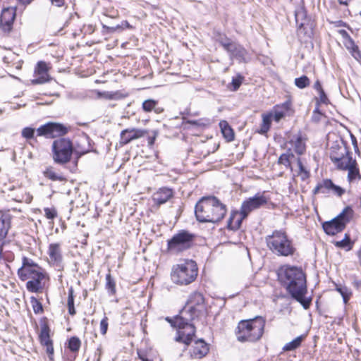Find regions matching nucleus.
Returning <instances> with one entry per match:
<instances>
[{"mask_svg": "<svg viewBox=\"0 0 361 361\" xmlns=\"http://www.w3.org/2000/svg\"><path fill=\"white\" fill-rule=\"evenodd\" d=\"M290 106V104L288 102L283 103L281 106H276L274 108V113L273 114L274 120L276 122H279L287 114Z\"/></svg>", "mask_w": 361, "mask_h": 361, "instance_id": "nucleus-27", "label": "nucleus"}, {"mask_svg": "<svg viewBox=\"0 0 361 361\" xmlns=\"http://www.w3.org/2000/svg\"><path fill=\"white\" fill-rule=\"evenodd\" d=\"M97 352H99V356H100V355H101V353H102L101 348H98L97 349Z\"/></svg>", "mask_w": 361, "mask_h": 361, "instance_id": "nucleus-61", "label": "nucleus"}, {"mask_svg": "<svg viewBox=\"0 0 361 361\" xmlns=\"http://www.w3.org/2000/svg\"><path fill=\"white\" fill-rule=\"evenodd\" d=\"M39 338L42 345L52 343V341L50 338V329L46 322L41 324Z\"/></svg>", "mask_w": 361, "mask_h": 361, "instance_id": "nucleus-28", "label": "nucleus"}, {"mask_svg": "<svg viewBox=\"0 0 361 361\" xmlns=\"http://www.w3.org/2000/svg\"><path fill=\"white\" fill-rule=\"evenodd\" d=\"M338 169L347 170L353 164H357L356 160L353 159L351 153L348 152L345 156L334 164Z\"/></svg>", "mask_w": 361, "mask_h": 361, "instance_id": "nucleus-24", "label": "nucleus"}, {"mask_svg": "<svg viewBox=\"0 0 361 361\" xmlns=\"http://www.w3.org/2000/svg\"><path fill=\"white\" fill-rule=\"evenodd\" d=\"M221 133L227 142H231L234 140V132L231 127L226 121H221L219 123Z\"/></svg>", "mask_w": 361, "mask_h": 361, "instance_id": "nucleus-29", "label": "nucleus"}, {"mask_svg": "<svg viewBox=\"0 0 361 361\" xmlns=\"http://www.w3.org/2000/svg\"><path fill=\"white\" fill-rule=\"evenodd\" d=\"M245 218L246 217H243L241 211H232L228 220V228L233 231L238 230L240 227L243 219Z\"/></svg>", "mask_w": 361, "mask_h": 361, "instance_id": "nucleus-22", "label": "nucleus"}, {"mask_svg": "<svg viewBox=\"0 0 361 361\" xmlns=\"http://www.w3.org/2000/svg\"><path fill=\"white\" fill-rule=\"evenodd\" d=\"M6 240H0V259L2 258L3 247L6 244Z\"/></svg>", "mask_w": 361, "mask_h": 361, "instance_id": "nucleus-56", "label": "nucleus"}, {"mask_svg": "<svg viewBox=\"0 0 361 361\" xmlns=\"http://www.w3.org/2000/svg\"><path fill=\"white\" fill-rule=\"evenodd\" d=\"M68 307L69 314L74 315L75 314V310L74 307L73 290L72 288H71L68 291Z\"/></svg>", "mask_w": 361, "mask_h": 361, "instance_id": "nucleus-44", "label": "nucleus"}, {"mask_svg": "<svg viewBox=\"0 0 361 361\" xmlns=\"http://www.w3.org/2000/svg\"><path fill=\"white\" fill-rule=\"evenodd\" d=\"M32 200V197L30 194H27L25 197H23L20 200H16L18 202H25L26 203H30Z\"/></svg>", "mask_w": 361, "mask_h": 361, "instance_id": "nucleus-53", "label": "nucleus"}, {"mask_svg": "<svg viewBox=\"0 0 361 361\" xmlns=\"http://www.w3.org/2000/svg\"><path fill=\"white\" fill-rule=\"evenodd\" d=\"M191 123L196 124V125H199V123H198V121H191Z\"/></svg>", "mask_w": 361, "mask_h": 361, "instance_id": "nucleus-62", "label": "nucleus"}, {"mask_svg": "<svg viewBox=\"0 0 361 361\" xmlns=\"http://www.w3.org/2000/svg\"><path fill=\"white\" fill-rule=\"evenodd\" d=\"M341 4L347 5L350 0H338Z\"/></svg>", "mask_w": 361, "mask_h": 361, "instance_id": "nucleus-60", "label": "nucleus"}, {"mask_svg": "<svg viewBox=\"0 0 361 361\" xmlns=\"http://www.w3.org/2000/svg\"><path fill=\"white\" fill-rule=\"evenodd\" d=\"M265 242L269 250L278 257H291L296 251L292 239L282 229L274 230L267 235Z\"/></svg>", "mask_w": 361, "mask_h": 361, "instance_id": "nucleus-4", "label": "nucleus"}, {"mask_svg": "<svg viewBox=\"0 0 361 361\" xmlns=\"http://www.w3.org/2000/svg\"><path fill=\"white\" fill-rule=\"evenodd\" d=\"M173 195L171 189L168 188H161L157 192L154 193L152 200L157 205H161L166 203Z\"/></svg>", "mask_w": 361, "mask_h": 361, "instance_id": "nucleus-21", "label": "nucleus"}, {"mask_svg": "<svg viewBox=\"0 0 361 361\" xmlns=\"http://www.w3.org/2000/svg\"><path fill=\"white\" fill-rule=\"evenodd\" d=\"M304 338L303 336H299L293 339L292 341L287 343L283 348L284 351H291L297 349L300 346L301 343Z\"/></svg>", "mask_w": 361, "mask_h": 361, "instance_id": "nucleus-35", "label": "nucleus"}, {"mask_svg": "<svg viewBox=\"0 0 361 361\" xmlns=\"http://www.w3.org/2000/svg\"><path fill=\"white\" fill-rule=\"evenodd\" d=\"M30 300L34 312L35 314L42 313L43 312V307L42 303L35 297H31Z\"/></svg>", "mask_w": 361, "mask_h": 361, "instance_id": "nucleus-45", "label": "nucleus"}, {"mask_svg": "<svg viewBox=\"0 0 361 361\" xmlns=\"http://www.w3.org/2000/svg\"><path fill=\"white\" fill-rule=\"evenodd\" d=\"M198 269L193 260H185L173 266L171 278L172 281L180 286H186L193 282L197 276Z\"/></svg>", "mask_w": 361, "mask_h": 361, "instance_id": "nucleus-6", "label": "nucleus"}, {"mask_svg": "<svg viewBox=\"0 0 361 361\" xmlns=\"http://www.w3.org/2000/svg\"><path fill=\"white\" fill-rule=\"evenodd\" d=\"M44 176L53 181H63L66 178L60 173H57L53 167L50 166L44 171Z\"/></svg>", "mask_w": 361, "mask_h": 361, "instance_id": "nucleus-32", "label": "nucleus"}, {"mask_svg": "<svg viewBox=\"0 0 361 361\" xmlns=\"http://www.w3.org/2000/svg\"><path fill=\"white\" fill-rule=\"evenodd\" d=\"M157 102L154 99H147L142 103V109L146 112H150L152 110L155 113L159 114L163 111V109L157 107Z\"/></svg>", "mask_w": 361, "mask_h": 361, "instance_id": "nucleus-30", "label": "nucleus"}, {"mask_svg": "<svg viewBox=\"0 0 361 361\" xmlns=\"http://www.w3.org/2000/svg\"><path fill=\"white\" fill-rule=\"evenodd\" d=\"M51 149L53 160L59 164L68 163L74 151L71 140L65 137L55 140L52 143Z\"/></svg>", "mask_w": 361, "mask_h": 361, "instance_id": "nucleus-8", "label": "nucleus"}, {"mask_svg": "<svg viewBox=\"0 0 361 361\" xmlns=\"http://www.w3.org/2000/svg\"><path fill=\"white\" fill-rule=\"evenodd\" d=\"M12 216L8 212H2L0 216V240H6L11 227Z\"/></svg>", "mask_w": 361, "mask_h": 361, "instance_id": "nucleus-20", "label": "nucleus"}, {"mask_svg": "<svg viewBox=\"0 0 361 361\" xmlns=\"http://www.w3.org/2000/svg\"><path fill=\"white\" fill-rule=\"evenodd\" d=\"M335 290L338 291L342 296L344 304H347L352 295V292L349 288L341 284L334 283Z\"/></svg>", "mask_w": 361, "mask_h": 361, "instance_id": "nucleus-31", "label": "nucleus"}, {"mask_svg": "<svg viewBox=\"0 0 361 361\" xmlns=\"http://www.w3.org/2000/svg\"><path fill=\"white\" fill-rule=\"evenodd\" d=\"M18 277L21 281L27 280L26 288L30 293H42L47 281L49 279L42 267L18 275Z\"/></svg>", "mask_w": 361, "mask_h": 361, "instance_id": "nucleus-7", "label": "nucleus"}, {"mask_svg": "<svg viewBox=\"0 0 361 361\" xmlns=\"http://www.w3.org/2000/svg\"><path fill=\"white\" fill-rule=\"evenodd\" d=\"M106 288L111 293V294L114 295L116 293V283L114 280L112 279L110 274H108L106 276Z\"/></svg>", "mask_w": 361, "mask_h": 361, "instance_id": "nucleus-43", "label": "nucleus"}, {"mask_svg": "<svg viewBox=\"0 0 361 361\" xmlns=\"http://www.w3.org/2000/svg\"><path fill=\"white\" fill-rule=\"evenodd\" d=\"M279 279L293 298L302 304L305 309L310 306V301L304 296L307 293L306 276L300 267L290 265L282 266L278 271Z\"/></svg>", "mask_w": 361, "mask_h": 361, "instance_id": "nucleus-2", "label": "nucleus"}, {"mask_svg": "<svg viewBox=\"0 0 361 361\" xmlns=\"http://www.w3.org/2000/svg\"><path fill=\"white\" fill-rule=\"evenodd\" d=\"M265 319L262 317L243 320L238 323L236 337L240 342H255L263 335Z\"/></svg>", "mask_w": 361, "mask_h": 361, "instance_id": "nucleus-5", "label": "nucleus"}, {"mask_svg": "<svg viewBox=\"0 0 361 361\" xmlns=\"http://www.w3.org/2000/svg\"><path fill=\"white\" fill-rule=\"evenodd\" d=\"M347 171H348V180L350 183L361 178V175L358 168L357 167V164H353L348 169Z\"/></svg>", "mask_w": 361, "mask_h": 361, "instance_id": "nucleus-36", "label": "nucleus"}, {"mask_svg": "<svg viewBox=\"0 0 361 361\" xmlns=\"http://www.w3.org/2000/svg\"><path fill=\"white\" fill-rule=\"evenodd\" d=\"M267 202L268 198L260 193H257L254 197L245 200L242 203L240 207L243 217H247L251 212L265 205Z\"/></svg>", "mask_w": 361, "mask_h": 361, "instance_id": "nucleus-12", "label": "nucleus"}, {"mask_svg": "<svg viewBox=\"0 0 361 361\" xmlns=\"http://www.w3.org/2000/svg\"><path fill=\"white\" fill-rule=\"evenodd\" d=\"M97 94V98H104L106 99L111 100L116 99L118 98V92H100L99 90H94Z\"/></svg>", "mask_w": 361, "mask_h": 361, "instance_id": "nucleus-38", "label": "nucleus"}, {"mask_svg": "<svg viewBox=\"0 0 361 361\" xmlns=\"http://www.w3.org/2000/svg\"><path fill=\"white\" fill-rule=\"evenodd\" d=\"M16 18V9L13 7L4 8L0 16V24L5 32H9Z\"/></svg>", "mask_w": 361, "mask_h": 361, "instance_id": "nucleus-17", "label": "nucleus"}, {"mask_svg": "<svg viewBox=\"0 0 361 361\" xmlns=\"http://www.w3.org/2000/svg\"><path fill=\"white\" fill-rule=\"evenodd\" d=\"M35 133V128H32L30 127H26L22 130L21 134L24 138L29 140V139H32L34 137Z\"/></svg>", "mask_w": 361, "mask_h": 361, "instance_id": "nucleus-47", "label": "nucleus"}, {"mask_svg": "<svg viewBox=\"0 0 361 361\" xmlns=\"http://www.w3.org/2000/svg\"><path fill=\"white\" fill-rule=\"evenodd\" d=\"M35 73L37 78L32 80V84H43L49 80L48 67L44 61H39L37 63L35 69Z\"/></svg>", "mask_w": 361, "mask_h": 361, "instance_id": "nucleus-19", "label": "nucleus"}, {"mask_svg": "<svg viewBox=\"0 0 361 361\" xmlns=\"http://www.w3.org/2000/svg\"><path fill=\"white\" fill-rule=\"evenodd\" d=\"M294 157L293 153L282 154L279 158V163L292 170L290 159Z\"/></svg>", "mask_w": 361, "mask_h": 361, "instance_id": "nucleus-41", "label": "nucleus"}, {"mask_svg": "<svg viewBox=\"0 0 361 361\" xmlns=\"http://www.w3.org/2000/svg\"><path fill=\"white\" fill-rule=\"evenodd\" d=\"M353 210L350 207H345L341 214L329 221H326L322 226L327 235H334L341 232L350 221Z\"/></svg>", "mask_w": 361, "mask_h": 361, "instance_id": "nucleus-10", "label": "nucleus"}, {"mask_svg": "<svg viewBox=\"0 0 361 361\" xmlns=\"http://www.w3.org/2000/svg\"><path fill=\"white\" fill-rule=\"evenodd\" d=\"M36 131L38 136L54 138L65 135L68 130L65 126L61 123L49 122L39 127Z\"/></svg>", "mask_w": 361, "mask_h": 361, "instance_id": "nucleus-11", "label": "nucleus"}, {"mask_svg": "<svg viewBox=\"0 0 361 361\" xmlns=\"http://www.w3.org/2000/svg\"><path fill=\"white\" fill-rule=\"evenodd\" d=\"M23 4H29L32 0H18Z\"/></svg>", "mask_w": 361, "mask_h": 361, "instance_id": "nucleus-58", "label": "nucleus"}, {"mask_svg": "<svg viewBox=\"0 0 361 361\" xmlns=\"http://www.w3.org/2000/svg\"><path fill=\"white\" fill-rule=\"evenodd\" d=\"M44 346L46 347V352L49 355V357L50 360H53V355H54V347H53V343L44 345Z\"/></svg>", "mask_w": 361, "mask_h": 361, "instance_id": "nucleus-51", "label": "nucleus"}, {"mask_svg": "<svg viewBox=\"0 0 361 361\" xmlns=\"http://www.w3.org/2000/svg\"><path fill=\"white\" fill-rule=\"evenodd\" d=\"M290 142L298 154H304L306 150L305 140L300 134L293 136Z\"/></svg>", "mask_w": 361, "mask_h": 361, "instance_id": "nucleus-23", "label": "nucleus"}, {"mask_svg": "<svg viewBox=\"0 0 361 361\" xmlns=\"http://www.w3.org/2000/svg\"><path fill=\"white\" fill-rule=\"evenodd\" d=\"M243 77L238 75L236 78H233L231 81V85L233 86V90L236 91L242 84Z\"/></svg>", "mask_w": 361, "mask_h": 361, "instance_id": "nucleus-48", "label": "nucleus"}, {"mask_svg": "<svg viewBox=\"0 0 361 361\" xmlns=\"http://www.w3.org/2000/svg\"><path fill=\"white\" fill-rule=\"evenodd\" d=\"M49 263L53 267L60 269L61 267L62 255L59 243H51L48 249Z\"/></svg>", "mask_w": 361, "mask_h": 361, "instance_id": "nucleus-18", "label": "nucleus"}, {"mask_svg": "<svg viewBox=\"0 0 361 361\" xmlns=\"http://www.w3.org/2000/svg\"><path fill=\"white\" fill-rule=\"evenodd\" d=\"M272 118V113H269L267 114L262 115V123L259 130V133L261 134L267 133L269 131L271 126Z\"/></svg>", "mask_w": 361, "mask_h": 361, "instance_id": "nucleus-33", "label": "nucleus"}, {"mask_svg": "<svg viewBox=\"0 0 361 361\" xmlns=\"http://www.w3.org/2000/svg\"><path fill=\"white\" fill-rule=\"evenodd\" d=\"M318 94L319 96L320 102H322L323 104H327L329 99H328L327 96L326 95L324 90H320V91L318 92Z\"/></svg>", "mask_w": 361, "mask_h": 361, "instance_id": "nucleus-52", "label": "nucleus"}, {"mask_svg": "<svg viewBox=\"0 0 361 361\" xmlns=\"http://www.w3.org/2000/svg\"><path fill=\"white\" fill-rule=\"evenodd\" d=\"M360 16H361V11H360Z\"/></svg>", "mask_w": 361, "mask_h": 361, "instance_id": "nucleus-63", "label": "nucleus"}, {"mask_svg": "<svg viewBox=\"0 0 361 361\" xmlns=\"http://www.w3.org/2000/svg\"><path fill=\"white\" fill-rule=\"evenodd\" d=\"M44 214L47 219H54L57 216V212L54 208H45Z\"/></svg>", "mask_w": 361, "mask_h": 361, "instance_id": "nucleus-50", "label": "nucleus"}, {"mask_svg": "<svg viewBox=\"0 0 361 361\" xmlns=\"http://www.w3.org/2000/svg\"><path fill=\"white\" fill-rule=\"evenodd\" d=\"M146 130L139 128H126L123 130L120 134V144L125 145L131 141L142 137L147 134Z\"/></svg>", "mask_w": 361, "mask_h": 361, "instance_id": "nucleus-13", "label": "nucleus"}, {"mask_svg": "<svg viewBox=\"0 0 361 361\" xmlns=\"http://www.w3.org/2000/svg\"><path fill=\"white\" fill-rule=\"evenodd\" d=\"M204 310L203 295L200 292H193L190 295L180 314L174 319L169 320L171 325L177 329V336L175 338L176 342L183 343L186 347L191 343L196 332V329L191 322Z\"/></svg>", "mask_w": 361, "mask_h": 361, "instance_id": "nucleus-1", "label": "nucleus"}, {"mask_svg": "<svg viewBox=\"0 0 361 361\" xmlns=\"http://www.w3.org/2000/svg\"><path fill=\"white\" fill-rule=\"evenodd\" d=\"M314 88L319 92L320 90H323L322 85L319 80H317L314 84Z\"/></svg>", "mask_w": 361, "mask_h": 361, "instance_id": "nucleus-55", "label": "nucleus"}, {"mask_svg": "<svg viewBox=\"0 0 361 361\" xmlns=\"http://www.w3.org/2000/svg\"><path fill=\"white\" fill-rule=\"evenodd\" d=\"M138 355L140 357V358L142 360V361H152L147 358H146L145 357L141 355L140 353H138Z\"/></svg>", "mask_w": 361, "mask_h": 361, "instance_id": "nucleus-59", "label": "nucleus"}, {"mask_svg": "<svg viewBox=\"0 0 361 361\" xmlns=\"http://www.w3.org/2000/svg\"><path fill=\"white\" fill-rule=\"evenodd\" d=\"M334 245L337 247L344 248L349 251L353 248V242L351 241L349 234L345 233L344 238L342 240L336 241Z\"/></svg>", "mask_w": 361, "mask_h": 361, "instance_id": "nucleus-34", "label": "nucleus"}, {"mask_svg": "<svg viewBox=\"0 0 361 361\" xmlns=\"http://www.w3.org/2000/svg\"><path fill=\"white\" fill-rule=\"evenodd\" d=\"M155 139H156V135H154L153 137L149 136L147 138L148 145L152 146L154 143Z\"/></svg>", "mask_w": 361, "mask_h": 361, "instance_id": "nucleus-57", "label": "nucleus"}, {"mask_svg": "<svg viewBox=\"0 0 361 361\" xmlns=\"http://www.w3.org/2000/svg\"><path fill=\"white\" fill-rule=\"evenodd\" d=\"M348 152V148L344 145L332 147L330 153V159L332 162L335 164Z\"/></svg>", "mask_w": 361, "mask_h": 361, "instance_id": "nucleus-26", "label": "nucleus"}, {"mask_svg": "<svg viewBox=\"0 0 361 361\" xmlns=\"http://www.w3.org/2000/svg\"><path fill=\"white\" fill-rule=\"evenodd\" d=\"M108 318L104 317L100 322V332L102 335H105L108 330Z\"/></svg>", "mask_w": 361, "mask_h": 361, "instance_id": "nucleus-49", "label": "nucleus"}, {"mask_svg": "<svg viewBox=\"0 0 361 361\" xmlns=\"http://www.w3.org/2000/svg\"><path fill=\"white\" fill-rule=\"evenodd\" d=\"M216 41L218 42L226 51L231 46V44L234 43L230 39H228L225 35L220 33L216 36Z\"/></svg>", "mask_w": 361, "mask_h": 361, "instance_id": "nucleus-37", "label": "nucleus"}, {"mask_svg": "<svg viewBox=\"0 0 361 361\" xmlns=\"http://www.w3.org/2000/svg\"><path fill=\"white\" fill-rule=\"evenodd\" d=\"M227 212L226 206L214 196L202 197L195 205V216L200 222L217 223Z\"/></svg>", "mask_w": 361, "mask_h": 361, "instance_id": "nucleus-3", "label": "nucleus"}, {"mask_svg": "<svg viewBox=\"0 0 361 361\" xmlns=\"http://www.w3.org/2000/svg\"><path fill=\"white\" fill-rule=\"evenodd\" d=\"M209 350L208 343L202 338L197 339L189 350L190 357L191 359H202L208 354Z\"/></svg>", "mask_w": 361, "mask_h": 361, "instance_id": "nucleus-14", "label": "nucleus"}, {"mask_svg": "<svg viewBox=\"0 0 361 361\" xmlns=\"http://www.w3.org/2000/svg\"><path fill=\"white\" fill-rule=\"evenodd\" d=\"M231 59L235 58L239 62L247 63L251 59V54L240 44L234 42L228 49Z\"/></svg>", "mask_w": 361, "mask_h": 361, "instance_id": "nucleus-15", "label": "nucleus"}, {"mask_svg": "<svg viewBox=\"0 0 361 361\" xmlns=\"http://www.w3.org/2000/svg\"><path fill=\"white\" fill-rule=\"evenodd\" d=\"M195 235L186 230H180L167 241V251L178 254L190 249L195 240Z\"/></svg>", "mask_w": 361, "mask_h": 361, "instance_id": "nucleus-9", "label": "nucleus"}, {"mask_svg": "<svg viewBox=\"0 0 361 361\" xmlns=\"http://www.w3.org/2000/svg\"><path fill=\"white\" fill-rule=\"evenodd\" d=\"M52 5L61 7L64 5L65 0H50Z\"/></svg>", "mask_w": 361, "mask_h": 361, "instance_id": "nucleus-54", "label": "nucleus"}, {"mask_svg": "<svg viewBox=\"0 0 361 361\" xmlns=\"http://www.w3.org/2000/svg\"><path fill=\"white\" fill-rule=\"evenodd\" d=\"M297 164L299 169L298 175L300 176L302 180H305L310 176V172L304 166L300 158L297 159Z\"/></svg>", "mask_w": 361, "mask_h": 361, "instance_id": "nucleus-42", "label": "nucleus"}, {"mask_svg": "<svg viewBox=\"0 0 361 361\" xmlns=\"http://www.w3.org/2000/svg\"><path fill=\"white\" fill-rule=\"evenodd\" d=\"M106 28L111 32H116L118 30H124V29H131L133 28L132 25H130L128 21L124 20L120 25H117L114 27H106Z\"/></svg>", "mask_w": 361, "mask_h": 361, "instance_id": "nucleus-46", "label": "nucleus"}, {"mask_svg": "<svg viewBox=\"0 0 361 361\" xmlns=\"http://www.w3.org/2000/svg\"><path fill=\"white\" fill-rule=\"evenodd\" d=\"M331 191L338 196H341L344 193V190L341 187L334 185L329 179H326L322 182L319 183L313 190V193L314 195L318 193L324 194Z\"/></svg>", "mask_w": 361, "mask_h": 361, "instance_id": "nucleus-16", "label": "nucleus"}, {"mask_svg": "<svg viewBox=\"0 0 361 361\" xmlns=\"http://www.w3.org/2000/svg\"><path fill=\"white\" fill-rule=\"evenodd\" d=\"M295 86L300 89H304L310 85V80L306 75H302L295 79Z\"/></svg>", "mask_w": 361, "mask_h": 361, "instance_id": "nucleus-40", "label": "nucleus"}, {"mask_svg": "<svg viewBox=\"0 0 361 361\" xmlns=\"http://www.w3.org/2000/svg\"><path fill=\"white\" fill-rule=\"evenodd\" d=\"M80 345L81 341L76 336L71 337L68 341V348L73 353L78 352L80 348Z\"/></svg>", "mask_w": 361, "mask_h": 361, "instance_id": "nucleus-39", "label": "nucleus"}, {"mask_svg": "<svg viewBox=\"0 0 361 361\" xmlns=\"http://www.w3.org/2000/svg\"><path fill=\"white\" fill-rule=\"evenodd\" d=\"M39 268H41V267H39L32 259L24 257L23 258L22 267L18 270V276L26 272L28 273L32 270H35Z\"/></svg>", "mask_w": 361, "mask_h": 361, "instance_id": "nucleus-25", "label": "nucleus"}]
</instances>
